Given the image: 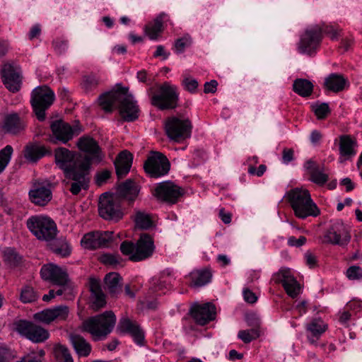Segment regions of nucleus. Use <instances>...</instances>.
I'll list each match as a JSON object with an SVG mask.
<instances>
[{
  "label": "nucleus",
  "mask_w": 362,
  "mask_h": 362,
  "mask_svg": "<svg viewBox=\"0 0 362 362\" xmlns=\"http://www.w3.org/2000/svg\"><path fill=\"white\" fill-rule=\"evenodd\" d=\"M76 144L78 148L86 154L75 158L76 154L63 147L55 150V162L57 166L64 171V175L79 170V164L85 159L89 161V165H98L103 162L105 155L93 137H80Z\"/></svg>",
  "instance_id": "f257e3e1"
},
{
  "label": "nucleus",
  "mask_w": 362,
  "mask_h": 362,
  "mask_svg": "<svg viewBox=\"0 0 362 362\" xmlns=\"http://www.w3.org/2000/svg\"><path fill=\"white\" fill-rule=\"evenodd\" d=\"M340 32L338 26L332 24L322 23L311 25L301 35L298 50L301 54L312 55L320 47L323 33L329 35L332 40H337Z\"/></svg>",
  "instance_id": "f03ea898"
},
{
  "label": "nucleus",
  "mask_w": 362,
  "mask_h": 362,
  "mask_svg": "<svg viewBox=\"0 0 362 362\" xmlns=\"http://www.w3.org/2000/svg\"><path fill=\"white\" fill-rule=\"evenodd\" d=\"M287 199L295 215L299 218L315 217L320 214V209L306 189L296 187L289 190L287 192Z\"/></svg>",
  "instance_id": "7ed1b4c3"
},
{
  "label": "nucleus",
  "mask_w": 362,
  "mask_h": 362,
  "mask_svg": "<svg viewBox=\"0 0 362 362\" xmlns=\"http://www.w3.org/2000/svg\"><path fill=\"white\" fill-rule=\"evenodd\" d=\"M123 255L128 257L132 262H140L152 256L155 246L152 238L146 234H141L136 243L124 240L119 247Z\"/></svg>",
  "instance_id": "20e7f679"
},
{
  "label": "nucleus",
  "mask_w": 362,
  "mask_h": 362,
  "mask_svg": "<svg viewBox=\"0 0 362 362\" xmlns=\"http://www.w3.org/2000/svg\"><path fill=\"white\" fill-rule=\"evenodd\" d=\"M116 316L112 311L90 317L83 322V329L90 333L95 340L105 338L113 329Z\"/></svg>",
  "instance_id": "39448f33"
},
{
  "label": "nucleus",
  "mask_w": 362,
  "mask_h": 362,
  "mask_svg": "<svg viewBox=\"0 0 362 362\" xmlns=\"http://www.w3.org/2000/svg\"><path fill=\"white\" fill-rule=\"evenodd\" d=\"M29 230L40 240L50 241L57 234V228L54 221L47 216H33L26 221Z\"/></svg>",
  "instance_id": "423d86ee"
},
{
  "label": "nucleus",
  "mask_w": 362,
  "mask_h": 362,
  "mask_svg": "<svg viewBox=\"0 0 362 362\" xmlns=\"http://www.w3.org/2000/svg\"><path fill=\"white\" fill-rule=\"evenodd\" d=\"M54 100V93L47 86H37L33 90L30 103L39 121L42 122L45 119V112L51 107Z\"/></svg>",
  "instance_id": "0eeeda50"
},
{
  "label": "nucleus",
  "mask_w": 362,
  "mask_h": 362,
  "mask_svg": "<svg viewBox=\"0 0 362 362\" xmlns=\"http://www.w3.org/2000/svg\"><path fill=\"white\" fill-rule=\"evenodd\" d=\"M179 100L178 88L168 82L161 84L151 98V104L160 110L174 109Z\"/></svg>",
  "instance_id": "6e6552de"
},
{
  "label": "nucleus",
  "mask_w": 362,
  "mask_h": 362,
  "mask_svg": "<svg viewBox=\"0 0 362 362\" xmlns=\"http://www.w3.org/2000/svg\"><path fill=\"white\" fill-rule=\"evenodd\" d=\"M16 330L21 335L35 343H42L49 337V332L33 322L20 320L14 323Z\"/></svg>",
  "instance_id": "1a4fd4ad"
},
{
  "label": "nucleus",
  "mask_w": 362,
  "mask_h": 362,
  "mask_svg": "<svg viewBox=\"0 0 362 362\" xmlns=\"http://www.w3.org/2000/svg\"><path fill=\"white\" fill-rule=\"evenodd\" d=\"M98 211L100 216L107 220H119L122 217L120 201L115 195L103 194L99 199Z\"/></svg>",
  "instance_id": "9d476101"
},
{
  "label": "nucleus",
  "mask_w": 362,
  "mask_h": 362,
  "mask_svg": "<svg viewBox=\"0 0 362 362\" xmlns=\"http://www.w3.org/2000/svg\"><path fill=\"white\" fill-rule=\"evenodd\" d=\"M170 168V164L167 157L157 151L151 152L144 165L146 173L155 178L168 174Z\"/></svg>",
  "instance_id": "9b49d317"
},
{
  "label": "nucleus",
  "mask_w": 362,
  "mask_h": 362,
  "mask_svg": "<svg viewBox=\"0 0 362 362\" xmlns=\"http://www.w3.org/2000/svg\"><path fill=\"white\" fill-rule=\"evenodd\" d=\"M91 165H89V161L85 159L79 164V170L73 173H69L65 175L66 178L71 180L67 182L70 185L69 190L74 194H78L81 189H86L88 186L89 179L87 177L89 174Z\"/></svg>",
  "instance_id": "f8f14e48"
},
{
  "label": "nucleus",
  "mask_w": 362,
  "mask_h": 362,
  "mask_svg": "<svg viewBox=\"0 0 362 362\" xmlns=\"http://www.w3.org/2000/svg\"><path fill=\"white\" fill-rule=\"evenodd\" d=\"M350 239L348 228L341 221H336L325 233L322 243L343 246L347 245Z\"/></svg>",
  "instance_id": "ddd939ff"
},
{
  "label": "nucleus",
  "mask_w": 362,
  "mask_h": 362,
  "mask_svg": "<svg viewBox=\"0 0 362 362\" xmlns=\"http://www.w3.org/2000/svg\"><path fill=\"white\" fill-rule=\"evenodd\" d=\"M117 110L120 117L126 122H133L139 118L140 109L137 101L127 87L124 88Z\"/></svg>",
  "instance_id": "4468645a"
},
{
  "label": "nucleus",
  "mask_w": 362,
  "mask_h": 362,
  "mask_svg": "<svg viewBox=\"0 0 362 362\" xmlns=\"http://www.w3.org/2000/svg\"><path fill=\"white\" fill-rule=\"evenodd\" d=\"M125 87L117 84L111 90L102 93L97 99V104L105 113H112L118 109Z\"/></svg>",
  "instance_id": "2eb2a0df"
},
{
  "label": "nucleus",
  "mask_w": 362,
  "mask_h": 362,
  "mask_svg": "<svg viewBox=\"0 0 362 362\" xmlns=\"http://www.w3.org/2000/svg\"><path fill=\"white\" fill-rule=\"evenodd\" d=\"M113 240V233L110 231H92L83 235L81 246L88 250L108 247Z\"/></svg>",
  "instance_id": "dca6fc26"
},
{
  "label": "nucleus",
  "mask_w": 362,
  "mask_h": 362,
  "mask_svg": "<svg viewBox=\"0 0 362 362\" xmlns=\"http://www.w3.org/2000/svg\"><path fill=\"white\" fill-rule=\"evenodd\" d=\"M28 195L33 204L45 206L52 198V184L49 181L37 182L30 189Z\"/></svg>",
  "instance_id": "f3484780"
},
{
  "label": "nucleus",
  "mask_w": 362,
  "mask_h": 362,
  "mask_svg": "<svg viewBox=\"0 0 362 362\" xmlns=\"http://www.w3.org/2000/svg\"><path fill=\"white\" fill-rule=\"evenodd\" d=\"M276 283L281 284L286 293L291 298H296L300 293V286L293 276L290 269L282 268L275 274Z\"/></svg>",
  "instance_id": "a211bd4d"
},
{
  "label": "nucleus",
  "mask_w": 362,
  "mask_h": 362,
  "mask_svg": "<svg viewBox=\"0 0 362 362\" xmlns=\"http://www.w3.org/2000/svg\"><path fill=\"white\" fill-rule=\"evenodd\" d=\"M167 136H190L192 124L189 119L171 117L165 122Z\"/></svg>",
  "instance_id": "6ab92c4d"
},
{
  "label": "nucleus",
  "mask_w": 362,
  "mask_h": 362,
  "mask_svg": "<svg viewBox=\"0 0 362 362\" xmlns=\"http://www.w3.org/2000/svg\"><path fill=\"white\" fill-rule=\"evenodd\" d=\"M189 313L197 324L204 325L215 318L216 308L211 303L202 305L194 303L192 305Z\"/></svg>",
  "instance_id": "aec40b11"
},
{
  "label": "nucleus",
  "mask_w": 362,
  "mask_h": 362,
  "mask_svg": "<svg viewBox=\"0 0 362 362\" xmlns=\"http://www.w3.org/2000/svg\"><path fill=\"white\" fill-rule=\"evenodd\" d=\"M49 127L53 136H74L78 135L83 131L78 121L70 124L62 119H52Z\"/></svg>",
  "instance_id": "412c9836"
},
{
  "label": "nucleus",
  "mask_w": 362,
  "mask_h": 362,
  "mask_svg": "<svg viewBox=\"0 0 362 362\" xmlns=\"http://www.w3.org/2000/svg\"><path fill=\"white\" fill-rule=\"evenodd\" d=\"M1 78L4 84L10 91L17 92L21 82V71L17 66L6 64L1 69Z\"/></svg>",
  "instance_id": "4be33fe9"
},
{
  "label": "nucleus",
  "mask_w": 362,
  "mask_h": 362,
  "mask_svg": "<svg viewBox=\"0 0 362 362\" xmlns=\"http://www.w3.org/2000/svg\"><path fill=\"white\" fill-rule=\"evenodd\" d=\"M182 194V189L173 182L168 181L159 184L155 189V196L163 201L175 203Z\"/></svg>",
  "instance_id": "5701e85b"
},
{
  "label": "nucleus",
  "mask_w": 362,
  "mask_h": 362,
  "mask_svg": "<svg viewBox=\"0 0 362 362\" xmlns=\"http://www.w3.org/2000/svg\"><path fill=\"white\" fill-rule=\"evenodd\" d=\"M40 275L43 279L59 286H65L68 282L66 272L53 264L44 265L41 268Z\"/></svg>",
  "instance_id": "b1692460"
},
{
  "label": "nucleus",
  "mask_w": 362,
  "mask_h": 362,
  "mask_svg": "<svg viewBox=\"0 0 362 362\" xmlns=\"http://www.w3.org/2000/svg\"><path fill=\"white\" fill-rule=\"evenodd\" d=\"M304 168L309 175V180L313 183L322 186L329 180L324 166H320L314 160H308L304 163Z\"/></svg>",
  "instance_id": "393cba45"
},
{
  "label": "nucleus",
  "mask_w": 362,
  "mask_h": 362,
  "mask_svg": "<svg viewBox=\"0 0 362 362\" xmlns=\"http://www.w3.org/2000/svg\"><path fill=\"white\" fill-rule=\"evenodd\" d=\"M89 288L90 307L94 311H98L106 305L105 295L101 288L100 281L97 279H89Z\"/></svg>",
  "instance_id": "a878e982"
},
{
  "label": "nucleus",
  "mask_w": 362,
  "mask_h": 362,
  "mask_svg": "<svg viewBox=\"0 0 362 362\" xmlns=\"http://www.w3.org/2000/svg\"><path fill=\"white\" fill-rule=\"evenodd\" d=\"M117 328L122 333L129 334L137 344L140 346L144 344V334L136 322L127 317L122 318Z\"/></svg>",
  "instance_id": "bb28decb"
},
{
  "label": "nucleus",
  "mask_w": 362,
  "mask_h": 362,
  "mask_svg": "<svg viewBox=\"0 0 362 362\" xmlns=\"http://www.w3.org/2000/svg\"><path fill=\"white\" fill-rule=\"evenodd\" d=\"M133 156L127 151H121L114 161L116 174L119 178H123L130 170L132 164Z\"/></svg>",
  "instance_id": "cd10ccee"
},
{
  "label": "nucleus",
  "mask_w": 362,
  "mask_h": 362,
  "mask_svg": "<svg viewBox=\"0 0 362 362\" xmlns=\"http://www.w3.org/2000/svg\"><path fill=\"white\" fill-rule=\"evenodd\" d=\"M327 329V325L320 318L313 319L306 325V331L308 332L307 338L311 344H316L317 341L321 335L325 332Z\"/></svg>",
  "instance_id": "c85d7f7f"
},
{
  "label": "nucleus",
  "mask_w": 362,
  "mask_h": 362,
  "mask_svg": "<svg viewBox=\"0 0 362 362\" xmlns=\"http://www.w3.org/2000/svg\"><path fill=\"white\" fill-rule=\"evenodd\" d=\"M139 192V189L136 183L131 180H128L118 186L115 196L119 201L123 199L132 202L136 198Z\"/></svg>",
  "instance_id": "c756f323"
},
{
  "label": "nucleus",
  "mask_w": 362,
  "mask_h": 362,
  "mask_svg": "<svg viewBox=\"0 0 362 362\" xmlns=\"http://www.w3.org/2000/svg\"><path fill=\"white\" fill-rule=\"evenodd\" d=\"M357 142L353 137H340L339 154L340 162H344L356 154Z\"/></svg>",
  "instance_id": "7c9ffc66"
},
{
  "label": "nucleus",
  "mask_w": 362,
  "mask_h": 362,
  "mask_svg": "<svg viewBox=\"0 0 362 362\" xmlns=\"http://www.w3.org/2000/svg\"><path fill=\"white\" fill-rule=\"evenodd\" d=\"M349 85L348 80L339 74L333 73L328 75L324 81V87L329 91L339 93Z\"/></svg>",
  "instance_id": "2f4dec72"
},
{
  "label": "nucleus",
  "mask_w": 362,
  "mask_h": 362,
  "mask_svg": "<svg viewBox=\"0 0 362 362\" xmlns=\"http://www.w3.org/2000/svg\"><path fill=\"white\" fill-rule=\"evenodd\" d=\"M168 21V16L165 13L159 14L155 20L145 26L146 35L152 40L158 38V36L163 30V23Z\"/></svg>",
  "instance_id": "473e14b6"
},
{
  "label": "nucleus",
  "mask_w": 362,
  "mask_h": 362,
  "mask_svg": "<svg viewBox=\"0 0 362 362\" xmlns=\"http://www.w3.org/2000/svg\"><path fill=\"white\" fill-rule=\"evenodd\" d=\"M47 153L48 151L45 148V146L36 143L28 144L25 146L23 151L25 158L32 163H36Z\"/></svg>",
  "instance_id": "72a5a7b5"
},
{
  "label": "nucleus",
  "mask_w": 362,
  "mask_h": 362,
  "mask_svg": "<svg viewBox=\"0 0 362 362\" xmlns=\"http://www.w3.org/2000/svg\"><path fill=\"white\" fill-rule=\"evenodd\" d=\"M25 124L18 114H11L5 117L4 129L8 134H18L25 128Z\"/></svg>",
  "instance_id": "f704fd0d"
},
{
  "label": "nucleus",
  "mask_w": 362,
  "mask_h": 362,
  "mask_svg": "<svg viewBox=\"0 0 362 362\" xmlns=\"http://www.w3.org/2000/svg\"><path fill=\"white\" fill-rule=\"evenodd\" d=\"M71 344L79 356H88L91 351L90 344L81 336L72 334L70 337Z\"/></svg>",
  "instance_id": "c9c22d12"
},
{
  "label": "nucleus",
  "mask_w": 362,
  "mask_h": 362,
  "mask_svg": "<svg viewBox=\"0 0 362 362\" xmlns=\"http://www.w3.org/2000/svg\"><path fill=\"white\" fill-rule=\"evenodd\" d=\"M120 280L121 277L117 273L110 272L105 275L104 279L105 289L111 296H115L120 291Z\"/></svg>",
  "instance_id": "e433bc0d"
},
{
  "label": "nucleus",
  "mask_w": 362,
  "mask_h": 362,
  "mask_svg": "<svg viewBox=\"0 0 362 362\" xmlns=\"http://www.w3.org/2000/svg\"><path fill=\"white\" fill-rule=\"evenodd\" d=\"M293 90L301 97L310 96L313 90V84L308 80L297 78L293 81Z\"/></svg>",
  "instance_id": "4c0bfd02"
},
{
  "label": "nucleus",
  "mask_w": 362,
  "mask_h": 362,
  "mask_svg": "<svg viewBox=\"0 0 362 362\" xmlns=\"http://www.w3.org/2000/svg\"><path fill=\"white\" fill-rule=\"evenodd\" d=\"M211 274L208 270H197L190 273V286L199 287L210 281Z\"/></svg>",
  "instance_id": "58836bf2"
},
{
  "label": "nucleus",
  "mask_w": 362,
  "mask_h": 362,
  "mask_svg": "<svg viewBox=\"0 0 362 362\" xmlns=\"http://www.w3.org/2000/svg\"><path fill=\"white\" fill-rule=\"evenodd\" d=\"M3 253L4 261L10 267H16L21 261V256L13 248H6Z\"/></svg>",
  "instance_id": "ea45409f"
},
{
  "label": "nucleus",
  "mask_w": 362,
  "mask_h": 362,
  "mask_svg": "<svg viewBox=\"0 0 362 362\" xmlns=\"http://www.w3.org/2000/svg\"><path fill=\"white\" fill-rule=\"evenodd\" d=\"M134 221L137 228L144 230L148 229L153 226V221L149 214L142 211L136 213Z\"/></svg>",
  "instance_id": "a19ab883"
},
{
  "label": "nucleus",
  "mask_w": 362,
  "mask_h": 362,
  "mask_svg": "<svg viewBox=\"0 0 362 362\" xmlns=\"http://www.w3.org/2000/svg\"><path fill=\"white\" fill-rule=\"evenodd\" d=\"M54 355L57 362H74L68 349L64 346H56L54 349Z\"/></svg>",
  "instance_id": "79ce46f5"
},
{
  "label": "nucleus",
  "mask_w": 362,
  "mask_h": 362,
  "mask_svg": "<svg viewBox=\"0 0 362 362\" xmlns=\"http://www.w3.org/2000/svg\"><path fill=\"white\" fill-rule=\"evenodd\" d=\"M260 336V331L258 327H254L247 330H240L238 337L245 343H250Z\"/></svg>",
  "instance_id": "37998d69"
},
{
  "label": "nucleus",
  "mask_w": 362,
  "mask_h": 362,
  "mask_svg": "<svg viewBox=\"0 0 362 362\" xmlns=\"http://www.w3.org/2000/svg\"><path fill=\"white\" fill-rule=\"evenodd\" d=\"M13 151V148L10 145H7L0 151V174L9 163Z\"/></svg>",
  "instance_id": "c03bdc74"
},
{
  "label": "nucleus",
  "mask_w": 362,
  "mask_h": 362,
  "mask_svg": "<svg viewBox=\"0 0 362 362\" xmlns=\"http://www.w3.org/2000/svg\"><path fill=\"white\" fill-rule=\"evenodd\" d=\"M38 296L34 291L33 288L25 286L21 291L20 294V300L23 303H29L35 301Z\"/></svg>",
  "instance_id": "a18cd8bd"
},
{
  "label": "nucleus",
  "mask_w": 362,
  "mask_h": 362,
  "mask_svg": "<svg viewBox=\"0 0 362 362\" xmlns=\"http://www.w3.org/2000/svg\"><path fill=\"white\" fill-rule=\"evenodd\" d=\"M50 309L54 321H63L68 317L69 309L66 305H59Z\"/></svg>",
  "instance_id": "49530a36"
},
{
  "label": "nucleus",
  "mask_w": 362,
  "mask_h": 362,
  "mask_svg": "<svg viewBox=\"0 0 362 362\" xmlns=\"http://www.w3.org/2000/svg\"><path fill=\"white\" fill-rule=\"evenodd\" d=\"M52 47L58 55L64 54L69 47V41L64 37H57L52 41Z\"/></svg>",
  "instance_id": "de8ad7c7"
},
{
  "label": "nucleus",
  "mask_w": 362,
  "mask_h": 362,
  "mask_svg": "<svg viewBox=\"0 0 362 362\" xmlns=\"http://www.w3.org/2000/svg\"><path fill=\"white\" fill-rule=\"evenodd\" d=\"M98 84L99 81L97 77L93 75H89L83 76L81 86L86 92H89L95 89Z\"/></svg>",
  "instance_id": "09e8293b"
},
{
  "label": "nucleus",
  "mask_w": 362,
  "mask_h": 362,
  "mask_svg": "<svg viewBox=\"0 0 362 362\" xmlns=\"http://www.w3.org/2000/svg\"><path fill=\"white\" fill-rule=\"evenodd\" d=\"M52 250L54 253L63 257L69 256L71 253V247L65 240H61L59 245H54Z\"/></svg>",
  "instance_id": "8fccbe9b"
},
{
  "label": "nucleus",
  "mask_w": 362,
  "mask_h": 362,
  "mask_svg": "<svg viewBox=\"0 0 362 362\" xmlns=\"http://www.w3.org/2000/svg\"><path fill=\"white\" fill-rule=\"evenodd\" d=\"M312 109L320 119L325 118L330 112L328 104L325 103H315L312 105Z\"/></svg>",
  "instance_id": "3c124183"
},
{
  "label": "nucleus",
  "mask_w": 362,
  "mask_h": 362,
  "mask_svg": "<svg viewBox=\"0 0 362 362\" xmlns=\"http://www.w3.org/2000/svg\"><path fill=\"white\" fill-rule=\"evenodd\" d=\"M35 320L41 322L45 324H49L54 321L51 309H45L40 312L36 313L33 315Z\"/></svg>",
  "instance_id": "603ef678"
},
{
  "label": "nucleus",
  "mask_w": 362,
  "mask_h": 362,
  "mask_svg": "<svg viewBox=\"0 0 362 362\" xmlns=\"http://www.w3.org/2000/svg\"><path fill=\"white\" fill-rule=\"evenodd\" d=\"M121 257L112 254H103L100 257V261L105 265L116 267L120 264Z\"/></svg>",
  "instance_id": "864d4df0"
},
{
  "label": "nucleus",
  "mask_w": 362,
  "mask_h": 362,
  "mask_svg": "<svg viewBox=\"0 0 362 362\" xmlns=\"http://www.w3.org/2000/svg\"><path fill=\"white\" fill-rule=\"evenodd\" d=\"M182 85L187 91L194 93L199 86L198 81L190 76H184L182 81Z\"/></svg>",
  "instance_id": "5fc2aeb1"
},
{
  "label": "nucleus",
  "mask_w": 362,
  "mask_h": 362,
  "mask_svg": "<svg viewBox=\"0 0 362 362\" xmlns=\"http://www.w3.org/2000/svg\"><path fill=\"white\" fill-rule=\"evenodd\" d=\"M346 276L351 280L362 279V269L358 266H351L346 271Z\"/></svg>",
  "instance_id": "6e6d98bb"
},
{
  "label": "nucleus",
  "mask_w": 362,
  "mask_h": 362,
  "mask_svg": "<svg viewBox=\"0 0 362 362\" xmlns=\"http://www.w3.org/2000/svg\"><path fill=\"white\" fill-rule=\"evenodd\" d=\"M191 44V40L189 37H183L177 39L175 42V51L177 53L183 52L187 47H189Z\"/></svg>",
  "instance_id": "4d7b16f0"
},
{
  "label": "nucleus",
  "mask_w": 362,
  "mask_h": 362,
  "mask_svg": "<svg viewBox=\"0 0 362 362\" xmlns=\"http://www.w3.org/2000/svg\"><path fill=\"white\" fill-rule=\"evenodd\" d=\"M111 176V172L108 170H103L96 173L95 175V182L98 185H103Z\"/></svg>",
  "instance_id": "13d9d810"
},
{
  "label": "nucleus",
  "mask_w": 362,
  "mask_h": 362,
  "mask_svg": "<svg viewBox=\"0 0 362 362\" xmlns=\"http://www.w3.org/2000/svg\"><path fill=\"white\" fill-rule=\"evenodd\" d=\"M13 357L14 356L11 349L4 346H0V362H9Z\"/></svg>",
  "instance_id": "bf43d9fd"
},
{
  "label": "nucleus",
  "mask_w": 362,
  "mask_h": 362,
  "mask_svg": "<svg viewBox=\"0 0 362 362\" xmlns=\"http://www.w3.org/2000/svg\"><path fill=\"white\" fill-rule=\"evenodd\" d=\"M306 243V238L304 236H300L299 238L296 239L294 236H291L288 239V244L291 247H300Z\"/></svg>",
  "instance_id": "052dcab7"
},
{
  "label": "nucleus",
  "mask_w": 362,
  "mask_h": 362,
  "mask_svg": "<svg viewBox=\"0 0 362 362\" xmlns=\"http://www.w3.org/2000/svg\"><path fill=\"white\" fill-rule=\"evenodd\" d=\"M218 82L216 80H211L206 82L204 84L205 93H214L216 91Z\"/></svg>",
  "instance_id": "680f3d73"
},
{
  "label": "nucleus",
  "mask_w": 362,
  "mask_h": 362,
  "mask_svg": "<svg viewBox=\"0 0 362 362\" xmlns=\"http://www.w3.org/2000/svg\"><path fill=\"white\" fill-rule=\"evenodd\" d=\"M243 296L245 300L249 303H254L257 300V297L255 294L248 288L243 291Z\"/></svg>",
  "instance_id": "e2e57ef3"
},
{
  "label": "nucleus",
  "mask_w": 362,
  "mask_h": 362,
  "mask_svg": "<svg viewBox=\"0 0 362 362\" xmlns=\"http://www.w3.org/2000/svg\"><path fill=\"white\" fill-rule=\"evenodd\" d=\"M246 321L250 326H254L258 327L259 326V319L256 316L255 314H247L246 315Z\"/></svg>",
  "instance_id": "0e129e2a"
},
{
  "label": "nucleus",
  "mask_w": 362,
  "mask_h": 362,
  "mask_svg": "<svg viewBox=\"0 0 362 362\" xmlns=\"http://www.w3.org/2000/svg\"><path fill=\"white\" fill-rule=\"evenodd\" d=\"M169 55H170V53L167 52L165 50V48L163 45H158L156 47V50L153 54L154 57H163V59H168Z\"/></svg>",
  "instance_id": "69168bd1"
},
{
  "label": "nucleus",
  "mask_w": 362,
  "mask_h": 362,
  "mask_svg": "<svg viewBox=\"0 0 362 362\" xmlns=\"http://www.w3.org/2000/svg\"><path fill=\"white\" fill-rule=\"evenodd\" d=\"M40 33H41L40 26V25L36 24L31 28V29L28 33V38L30 40H33V39L38 37L40 35Z\"/></svg>",
  "instance_id": "338daca9"
},
{
  "label": "nucleus",
  "mask_w": 362,
  "mask_h": 362,
  "mask_svg": "<svg viewBox=\"0 0 362 362\" xmlns=\"http://www.w3.org/2000/svg\"><path fill=\"white\" fill-rule=\"evenodd\" d=\"M219 217L221 219V221L226 223H230L231 221V214L229 212H226L224 209H221L219 211Z\"/></svg>",
  "instance_id": "774afa93"
}]
</instances>
